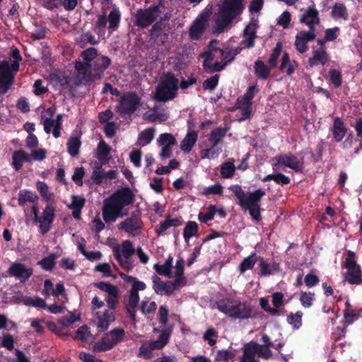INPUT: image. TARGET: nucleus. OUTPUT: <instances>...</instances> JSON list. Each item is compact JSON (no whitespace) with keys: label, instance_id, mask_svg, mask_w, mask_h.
<instances>
[{"label":"nucleus","instance_id":"f257e3e1","mask_svg":"<svg viewBox=\"0 0 362 362\" xmlns=\"http://www.w3.org/2000/svg\"><path fill=\"white\" fill-rule=\"evenodd\" d=\"M229 189L237 197L238 204L243 211H248L252 219L255 221L261 220L259 203L262 198L266 194L264 191L258 189L254 192L246 194L241 186L238 185L230 186Z\"/></svg>","mask_w":362,"mask_h":362},{"label":"nucleus","instance_id":"f03ea898","mask_svg":"<svg viewBox=\"0 0 362 362\" xmlns=\"http://www.w3.org/2000/svg\"><path fill=\"white\" fill-rule=\"evenodd\" d=\"M244 0H223L219 5L215 21L214 32L221 33L244 10Z\"/></svg>","mask_w":362,"mask_h":362},{"label":"nucleus","instance_id":"7ed1b4c3","mask_svg":"<svg viewBox=\"0 0 362 362\" xmlns=\"http://www.w3.org/2000/svg\"><path fill=\"white\" fill-rule=\"evenodd\" d=\"M216 306L220 312L234 319L247 320L257 317V313L252 314V309L249 304L232 298L218 300Z\"/></svg>","mask_w":362,"mask_h":362},{"label":"nucleus","instance_id":"20e7f679","mask_svg":"<svg viewBox=\"0 0 362 362\" xmlns=\"http://www.w3.org/2000/svg\"><path fill=\"white\" fill-rule=\"evenodd\" d=\"M229 127L226 126L223 127H217L213 129L209 135L208 140L211 144V146L207 148L202 149L200 151L201 158L202 159H214L217 158L221 153L222 150L218 147V144L222 143Z\"/></svg>","mask_w":362,"mask_h":362},{"label":"nucleus","instance_id":"39448f33","mask_svg":"<svg viewBox=\"0 0 362 362\" xmlns=\"http://www.w3.org/2000/svg\"><path fill=\"white\" fill-rule=\"evenodd\" d=\"M162 1L158 4H152L146 8L138 9L134 15V25L139 28L144 29L152 25L160 13Z\"/></svg>","mask_w":362,"mask_h":362},{"label":"nucleus","instance_id":"423d86ee","mask_svg":"<svg viewBox=\"0 0 362 362\" xmlns=\"http://www.w3.org/2000/svg\"><path fill=\"white\" fill-rule=\"evenodd\" d=\"M55 207L53 203H49L40 216H39V209L36 204L32 206V212L34 215L33 222L39 223V229L42 234L47 233L55 218Z\"/></svg>","mask_w":362,"mask_h":362},{"label":"nucleus","instance_id":"0eeeda50","mask_svg":"<svg viewBox=\"0 0 362 362\" xmlns=\"http://www.w3.org/2000/svg\"><path fill=\"white\" fill-rule=\"evenodd\" d=\"M135 253V250L133 247L132 243L126 240L121 244V249L119 246L113 248V255L115 258L117 260L120 266L129 272L134 267L133 264L130 261L131 257Z\"/></svg>","mask_w":362,"mask_h":362},{"label":"nucleus","instance_id":"6e6552de","mask_svg":"<svg viewBox=\"0 0 362 362\" xmlns=\"http://www.w3.org/2000/svg\"><path fill=\"white\" fill-rule=\"evenodd\" d=\"M141 98L135 92H127L121 98L115 106V110L121 116L132 115L138 109Z\"/></svg>","mask_w":362,"mask_h":362},{"label":"nucleus","instance_id":"1a4fd4ad","mask_svg":"<svg viewBox=\"0 0 362 362\" xmlns=\"http://www.w3.org/2000/svg\"><path fill=\"white\" fill-rule=\"evenodd\" d=\"M344 267L348 269L346 280L351 284H359L362 281V272L360 266L356 263V255L353 251L347 252V257Z\"/></svg>","mask_w":362,"mask_h":362},{"label":"nucleus","instance_id":"9d476101","mask_svg":"<svg viewBox=\"0 0 362 362\" xmlns=\"http://www.w3.org/2000/svg\"><path fill=\"white\" fill-rule=\"evenodd\" d=\"M115 207L118 208L121 211L124 206L132 204L134 201V194L129 187H124L118 189L108 199Z\"/></svg>","mask_w":362,"mask_h":362},{"label":"nucleus","instance_id":"9b49d317","mask_svg":"<svg viewBox=\"0 0 362 362\" xmlns=\"http://www.w3.org/2000/svg\"><path fill=\"white\" fill-rule=\"evenodd\" d=\"M14 83V74L10 71L7 61L0 62V93L5 94Z\"/></svg>","mask_w":362,"mask_h":362},{"label":"nucleus","instance_id":"f8f14e48","mask_svg":"<svg viewBox=\"0 0 362 362\" xmlns=\"http://www.w3.org/2000/svg\"><path fill=\"white\" fill-rule=\"evenodd\" d=\"M143 226V222L141 217L132 213L131 216L127 218L124 221L118 225L119 230H124L125 232L134 234V232L139 231Z\"/></svg>","mask_w":362,"mask_h":362},{"label":"nucleus","instance_id":"ddd939ff","mask_svg":"<svg viewBox=\"0 0 362 362\" xmlns=\"http://www.w3.org/2000/svg\"><path fill=\"white\" fill-rule=\"evenodd\" d=\"M8 273L11 276H15L16 279H20L22 283H24L32 276L33 269L32 268H26L22 263L15 262L8 269Z\"/></svg>","mask_w":362,"mask_h":362},{"label":"nucleus","instance_id":"4468645a","mask_svg":"<svg viewBox=\"0 0 362 362\" xmlns=\"http://www.w3.org/2000/svg\"><path fill=\"white\" fill-rule=\"evenodd\" d=\"M279 165L289 168L296 173H301L303 163L293 154H285L276 158Z\"/></svg>","mask_w":362,"mask_h":362},{"label":"nucleus","instance_id":"2eb2a0df","mask_svg":"<svg viewBox=\"0 0 362 362\" xmlns=\"http://www.w3.org/2000/svg\"><path fill=\"white\" fill-rule=\"evenodd\" d=\"M111 59L107 56L100 55L96 57L92 64V70L96 80L100 79L104 75L105 71L111 64Z\"/></svg>","mask_w":362,"mask_h":362},{"label":"nucleus","instance_id":"dca6fc26","mask_svg":"<svg viewBox=\"0 0 362 362\" xmlns=\"http://www.w3.org/2000/svg\"><path fill=\"white\" fill-rule=\"evenodd\" d=\"M207 17L202 15L197 18L191 25L189 35L192 40H199L206 30V23Z\"/></svg>","mask_w":362,"mask_h":362},{"label":"nucleus","instance_id":"f3484780","mask_svg":"<svg viewBox=\"0 0 362 362\" xmlns=\"http://www.w3.org/2000/svg\"><path fill=\"white\" fill-rule=\"evenodd\" d=\"M177 94V90L159 83L156 88L154 99L158 102L165 103L174 99Z\"/></svg>","mask_w":362,"mask_h":362},{"label":"nucleus","instance_id":"a211bd4d","mask_svg":"<svg viewBox=\"0 0 362 362\" xmlns=\"http://www.w3.org/2000/svg\"><path fill=\"white\" fill-rule=\"evenodd\" d=\"M122 211L110 203L107 199L104 201L103 217L106 223L115 222L119 216H123Z\"/></svg>","mask_w":362,"mask_h":362},{"label":"nucleus","instance_id":"6ab92c4d","mask_svg":"<svg viewBox=\"0 0 362 362\" xmlns=\"http://www.w3.org/2000/svg\"><path fill=\"white\" fill-rule=\"evenodd\" d=\"M153 289L155 293L158 295H165L171 296L173 294V291L170 284V281L164 282L157 275L154 274L152 276Z\"/></svg>","mask_w":362,"mask_h":362},{"label":"nucleus","instance_id":"aec40b11","mask_svg":"<svg viewBox=\"0 0 362 362\" xmlns=\"http://www.w3.org/2000/svg\"><path fill=\"white\" fill-rule=\"evenodd\" d=\"M115 320L113 311L109 310H105L103 315L98 316L97 330L98 332H103L106 331L111 322Z\"/></svg>","mask_w":362,"mask_h":362},{"label":"nucleus","instance_id":"412c9836","mask_svg":"<svg viewBox=\"0 0 362 362\" xmlns=\"http://www.w3.org/2000/svg\"><path fill=\"white\" fill-rule=\"evenodd\" d=\"M122 14L119 8L115 5H112V10L107 16L108 22V30L110 32L115 31L119 28L121 21Z\"/></svg>","mask_w":362,"mask_h":362},{"label":"nucleus","instance_id":"4be33fe9","mask_svg":"<svg viewBox=\"0 0 362 362\" xmlns=\"http://www.w3.org/2000/svg\"><path fill=\"white\" fill-rule=\"evenodd\" d=\"M328 61V54L325 49L321 47L313 50V56L308 59V64L311 67L318 64L324 66Z\"/></svg>","mask_w":362,"mask_h":362},{"label":"nucleus","instance_id":"5701e85b","mask_svg":"<svg viewBox=\"0 0 362 362\" xmlns=\"http://www.w3.org/2000/svg\"><path fill=\"white\" fill-rule=\"evenodd\" d=\"M347 132V129L340 117H335L332 128V132L337 142L342 141Z\"/></svg>","mask_w":362,"mask_h":362},{"label":"nucleus","instance_id":"b1692460","mask_svg":"<svg viewBox=\"0 0 362 362\" xmlns=\"http://www.w3.org/2000/svg\"><path fill=\"white\" fill-rule=\"evenodd\" d=\"M319 13L316 8H309L300 18V22L308 27H315L320 23Z\"/></svg>","mask_w":362,"mask_h":362},{"label":"nucleus","instance_id":"393cba45","mask_svg":"<svg viewBox=\"0 0 362 362\" xmlns=\"http://www.w3.org/2000/svg\"><path fill=\"white\" fill-rule=\"evenodd\" d=\"M259 344L256 341H251L245 344L243 348V355L240 361H252L255 360V355L258 354Z\"/></svg>","mask_w":362,"mask_h":362},{"label":"nucleus","instance_id":"a878e982","mask_svg":"<svg viewBox=\"0 0 362 362\" xmlns=\"http://www.w3.org/2000/svg\"><path fill=\"white\" fill-rule=\"evenodd\" d=\"M198 138V134L195 131L187 132L180 144V148L185 153H189L195 145Z\"/></svg>","mask_w":362,"mask_h":362},{"label":"nucleus","instance_id":"bb28decb","mask_svg":"<svg viewBox=\"0 0 362 362\" xmlns=\"http://www.w3.org/2000/svg\"><path fill=\"white\" fill-rule=\"evenodd\" d=\"M30 159L28 154L23 150L15 151L12 156V165L13 168L20 170L24 162H30Z\"/></svg>","mask_w":362,"mask_h":362},{"label":"nucleus","instance_id":"cd10ccee","mask_svg":"<svg viewBox=\"0 0 362 362\" xmlns=\"http://www.w3.org/2000/svg\"><path fill=\"white\" fill-rule=\"evenodd\" d=\"M36 188L43 201L48 204L54 202V194L49 191V187L45 182L37 181L36 182Z\"/></svg>","mask_w":362,"mask_h":362},{"label":"nucleus","instance_id":"c85d7f7f","mask_svg":"<svg viewBox=\"0 0 362 362\" xmlns=\"http://www.w3.org/2000/svg\"><path fill=\"white\" fill-rule=\"evenodd\" d=\"M76 44L81 48H85L88 44L95 45L99 43V40L90 32L81 33L76 40Z\"/></svg>","mask_w":362,"mask_h":362},{"label":"nucleus","instance_id":"c756f323","mask_svg":"<svg viewBox=\"0 0 362 362\" xmlns=\"http://www.w3.org/2000/svg\"><path fill=\"white\" fill-rule=\"evenodd\" d=\"M256 23L254 18L252 19L250 24L244 29V36L247 38V47H253L255 45V39L256 38L255 31Z\"/></svg>","mask_w":362,"mask_h":362},{"label":"nucleus","instance_id":"7c9ffc66","mask_svg":"<svg viewBox=\"0 0 362 362\" xmlns=\"http://www.w3.org/2000/svg\"><path fill=\"white\" fill-rule=\"evenodd\" d=\"M124 330L122 328H115L110 332H107L104 337L107 341H109L110 344L114 346L119 342L123 340L124 337Z\"/></svg>","mask_w":362,"mask_h":362},{"label":"nucleus","instance_id":"2f4dec72","mask_svg":"<svg viewBox=\"0 0 362 362\" xmlns=\"http://www.w3.org/2000/svg\"><path fill=\"white\" fill-rule=\"evenodd\" d=\"M272 68L267 66L262 60H257L254 64L255 74L259 78L267 79Z\"/></svg>","mask_w":362,"mask_h":362},{"label":"nucleus","instance_id":"473e14b6","mask_svg":"<svg viewBox=\"0 0 362 362\" xmlns=\"http://www.w3.org/2000/svg\"><path fill=\"white\" fill-rule=\"evenodd\" d=\"M110 147L103 140H101L96 148V157L101 162L105 163L108 160V156L110 153Z\"/></svg>","mask_w":362,"mask_h":362},{"label":"nucleus","instance_id":"72a5a7b5","mask_svg":"<svg viewBox=\"0 0 362 362\" xmlns=\"http://www.w3.org/2000/svg\"><path fill=\"white\" fill-rule=\"evenodd\" d=\"M163 86L170 87L173 90H178L179 89V81L171 72L165 73L160 78V83Z\"/></svg>","mask_w":362,"mask_h":362},{"label":"nucleus","instance_id":"f704fd0d","mask_svg":"<svg viewBox=\"0 0 362 362\" xmlns=\"http://www.w3.org/2000/svg\"><path fill=\"white\" fill-rule=\"evenodd\" d=\"M37 195L29 190H21L18 193V202L21 206H25L27 202H35L37 201Z\"/></svg>","mask_w":362,"mask_h":362},{"label":"nucleus","instance_id":"c9c22d12","mask_svg":"<svg viewBox=\"0 0 362 362\" xmlns=\"http://www.w3.org/2000/svg\"><path fill=\"white\" fill-rule=\"evenodd\" d=\"M331 15L335 19L347 20L349 18L347 8L343 3H336L332 7Z\"/></svg>","mask_w":362,"mask_h":362},{"label":"nucleus","instance_id":"e433bc0d","mask_svg":"<svg viewBox=\"0 0 362 362\" xmlns=\"http://www.w3.org/2000/svg\"><path fill=\"white\" fill-rule=\"evenodd\" d=\"M258 261V257L256 252L251 253L250 255L243 259L239 265V271L243 274L245 271L252 269L255 263Z\"/></svg>","mask_w":362,"mask_h":362},{"label":"nucleus","instance_id":"4c0bfd02","mask_svg":"<svg viewBox=\"0 0 362 362\" xmlns=\"http://www.w3.org/2000/svg\"><path fill=\"white\" fill-rule=\"evenodd\" d=\"M67 151L73 156H77L79 154V148L81 146V141L78 136H71L67 141Z\"/></svg>","mask_w":362,"mask_h":362},{"label":"nucleus","instance_id":"58836bf2","mask_svg":"<svg viewBox=\"0 0 362 362\" xmlns=\"http://www.w3.org/2000/svg\"><path fill=\"white\" fill-rule=\"evenodd\" d=\"M255 90V86H249L246 93L243 96L238 97L237 99L236 103L238 104V106H242L243 105H252V100L254 98Z\"/></svg>","mask_w":362,"mask_h":362},{"label":"nucleus","instance_id":"ea45409f","mask_svg":"<svg viewBox=\"0 0 362 362\" xmlns=\"http://www.w3.org/2000/svg\"><path fill=\"white\" fill-rule=\"evenodd\" d=\"M57 255L54 253L49 254L47 257L42 258L37 262V264L45 271H52L55 266V260Z\"/></svg>","mask_w":362,"mask_h":362},{"label":"nucleus","instance_id":"a19ab883","mask_svg":"<svg viewBox=\"0 0 362 362\" xmlns=\"http://www.w3.org/2000/svg\"><path fill=\"white\" fill-rule=\"evenodd\" d=\"M165 25L164 23L156 21L154 23L149 30L150 38L154 41H156L163 35Z\"/></svg>","mask_w":362,"mask_h":362},{"label":"nucleus","instance_id":"79ce46f5","mask_svg":"<svg viewBox=\"0 0 362 362\" xmlns=\"http://www.w3.org/2000/svg\"><path fill=\"white\" fill-rule=\"evenodd\" d=\"M154 132L153 128H148L139 133L138 139L140 144L144 146L150 144L154 137Z\"/></svg>","mask_w":362,"mask_h":362},{"label":"nucleus","instance_id":"37998d69","mask_svg":"<svg viewBox=\"0 0 362 362\" xmlns=\"http://www.w3.org/2000/svg\"><path fill=\"white\" fill-rule=\"evenodd\" d=\"M198 232V224L194 221H188L184 228L183 237L187 241L192 237L196 235Z\"/></svg>","mask_w":362,"mask_h":362},{"label":"nucleus","instance_id":"c03bdc74","mask_svg":"<svg viewBox=\"0 0 362 362\" xmlns=\"http://www.w3.org/2000/svg\"><path fill=\"white\" fill-rule=\"evenodd\" d=\"M303 312L297 311L295 314L291 313L287 316V322L291 325L294 329H298L302 326Z\"/></svg>","mask_w":362,"mask_h":362},{"label":"nucleus","instance_id":"a18cd8bd","mask_svg":"<svg viewBox=\"0 0 362 362\" xmlns=\"http://www.w3.org/2000/svg\"><path fill=\"white\" fill-rule=\"evenodd\" d=\"M25 305L33 306L37 308L45 309L47 308L46 302L40 297H25L23 300Z\"/></svg>","mask_w":362,"mask_h":362},{"label":"nucleus","instance_id":"49530a36","mask_svg":"<svg viewBox=\"0 0 362 362\" xmlns=\"http://www.w3.org/2000/svg\"><path fill=\"white\" fill-rule=\"evenodd\" d=\"M235 354L228 349H222L218 351L215 361L218 362H232L234 361Z\"/></svg>","mask_w":362,"mask_h":362},{"label":"nucleus","instance_id":"de8ad7c7","mask_svg":"<svg viewBox=\"0 0 362 362\" xmlns=\"http://www.w3.org/2000/svg\"><path fill=\"white\" fill-rule=\"evenodd\" d=\"M169 339L170 333L166 329H163L158 339L152 341L153 345L154 347L157 348V349H161L168 343Z\"/></svg>","mask_w":362,"mask_h":362},{"label":"nucleus","instance_id":"09e8293b","mask_svg":"<svg viewBox=\"0 0 362 362\" xmlns=\"http://www.w3.org/2000/svg\"><path fill=\"white\" fill-rule=\"evenodd\" d=\"M114 346L107 341L105 337H103L102 339L96 343H95L93 346V350L95 352H103L107 351L112 349Z\"/></svg>","mask_w":362,"mask_h":362},{"label":"nucleus","instance_id":"8fccbe9b","mask_svg":"<svg viewBox=\"0 0 362 362\" xmlns=\"http://www.w3.org/2000/svg\"><path fill=\"white\" fill-rule=\"evenodd\" d=\"M235 167L232 162H225L221 168V175L223 178H230L233 176Z\"/></svg>","mask_w":362,"mask_h":362},{"label":"nucleus","instance_id":"3c124183","mask_svg":"<svg viewBox=\"0 0 362 362\" xmlns=\"http://www.w3.org/2000/svg\"><path fill=\"white\" fill-rule=\"evenodd\" d=\"M216 213V205L211 204L208 208V212L204 214L200 212L198 215V219L202 223H207L209 221L213 220Z\"/></svg>","mask_w":362,"mask_h":362},{"label":"nucleus","instance_id":"603ef678","mask_svg":"<svg viewBox=\"0 0 362 362\" xmlns=\"http://www.w3.org/2000/svg\"><path fill=\"white\" fill-rule=\"evenodd\" d=\"M329 80L334 87L338 88L341 86L342 83V75L341 73L337 69H332L329 71Z\"/></svg>","mask_w":362,"mask_h":362},{"label":"nucleus","instance_id":"864d4df0","mask_svg":"<svg viewBox=\"0 0 362 362\" xmlns=\"http://www.w3.org/2000/svg\"><path fill=\"white\" fill-rule=\"evenodd\" d=\"M259 267L260 269L259 276H268L272 274V270L271 269L270 264L267 263L264 257H258Z\"/></svg>","mask_w":362,"mask_h":362},{"label":"nucleus","instance_id":"5fc2aeb1","mask_svg":"<svg viewBox=\"0 0 362 362\" xmlns=\"http://www.w3.org/2000/svg\"><path fill=\"white\" fill-rule=\"evenodd\" d=\"M156 349H157V348L154 347L153 345V342L151 341V343L148 345L142 344L139 347V355L140 356L144 357L146 359H150L153 356L152 351Z\"/></svg>","mask_w":362,"mask_h":362},{"label":"nucleus","instance_id":"6e6d98bb","mask_svg":"<svg viewBox=\"0 0 362 362\" xmlns=\"http://www.w3.org/2000/svg\"><path fill=\"white\" fill-rule=\"evenodd\" d=\"M282 50V45L281 42H277L276 47L272 50V53L269 59V64L271 68H274L277 64V59L281 52Z\"/></svg>","mask_w":362,"mask_h":362},{"label":"nucleus","instance_id":"4d7b16f0","mask_svg":"<svg viewBox=\"0 0 362 362\" xmlns=\"http://www.w3.org/2000/svg\"><path fill=\"white\" fill-rule=\"evenodd\" d=\"M219 81V75L215 74L210 78H206L203 82V88L210 91L214 90L218 86Z\"/></svg>","mask_w":362,"mask_h":362},{"label":"nucleus","instance_id":"13d9d810","mask_svg":"<svg viewBox=\"0 0 362 362\" xmlns=\"http://www.w3.org/2000/svg\"><path fill=\"white\" fill-rule=\"evenodd\" d=\"M158 143L159 146H174L176 144L175 137L169 133H163L159 136L158 139Z\"/></svg>","mask_w":362,"mask_h":362},{"label":"nucleus","instance_id":"bf43d9fd","mask_svg":"<svg viewBox=\"0 0 362 362\" xmlns=\"http://www.w3.org/2000/svg\"><path fill=\"white\" fill-rule=\"evenodd\" d=\"M315 300V293L313 292H302L300 301L304 308H310Z\"/></svg>","mask_w":362,"mask_h":362},{"label":"nucleus","instance_id":"052dcab7","mask_svg":"<svg viewBox=\"0 0 362 362\" xmlns=\"http://www.w3.org/2000/svg\"><path fill=\"white\" fill-rule=\"evenodd\" d=\"M170 284L173 291H178L187 284V279L185 276H175L173 281H170Z\"/></svg>","mask_w":362,"mask_h":362},{"label":"nucleus","instance_id":"680f3d73","mask_svg":"<svg viewBox=\"0 0 362 362\" xmlns=\"http://www.w3.org/2000/svg\"><path fill=\"white\" fill-rule=\"evenodd\" d=\"M81 57L84 61L90 63L98 57V50L94 47H89L81 52Z\"/></svg>","mask_w":362,"mask_h":362},{"label":"nucleus","instance_id":"e2e57ef3","mask_svg":"<svg viewBox=\"0 0 362 362\" xmlns=\"http://www.w3.org/2000/svg\"><path fill=\"white\" fill-rule=\"evenodd\" d=\"M91 179L96 185H100L105 179V171L102 169V166L95 168L92 173Z\"/></svg>","mask_w":362,"mask_h":362},{"label":"nucleus","instance_id":"0e129e2a","mask_svg":"<svg viewBox=\"0 0 362 362\" xmlns=\"http://www.w3.org/2000/svg\"><path fill=\"white\" fill-rule=\"evenodd\" d=\"M157 308V305L154 301L148 303V300H143L141 304V311L144 314L153 313Z\"/></svg>","mask_w":362,"mask_h":362},{"label":"nucleus","instance_id":"69168bd1","mask_svg":"<svg viewBox=\"0 0 362 362\" xmlns=\"http://www.w3.org/2000/svg\"><path fill=\"white\" fill-rule=\"evenodd\" d=\"M112 293L113 294H109L108 297L106 299L107 306L110 309L109 310L110 311L114 310L117 307V305L118 303L119 290L117 289Z\"/></svg>","mask_w":362,"mask_h":362},{"label":"nucleus","instance_id":"338daca9","mask_svg":"<svg viewBox=\"0 0 362 362\" xmlns=\"http://www.w3.org/2000/svg\"><path fill=\"white\" fill-rule=\"evenodd\" d=\"M0 346L4 347L9 351H12L14 348V339L10 334H4Z\"/></svg>","mask_w":362,"mask_h":362},{"label":"nucleus","instance_id":"774afa93","mask_svg":"<svg viewBox=\"0 0 362 362\" xmlns=\"http://www.w3.org/2000/svg\"><path fill=\"white\" fill-rule=\"evenodd\" d=\"M218 336V333L216 330L213 328H209L203 336V339L208 342L210 346H214L216 343V339H213V337H216Z\"/></svg>","mask_w":362,"mask_h":362}]
</instances>
